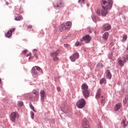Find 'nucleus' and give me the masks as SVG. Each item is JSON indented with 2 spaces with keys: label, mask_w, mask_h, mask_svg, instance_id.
<instances>
[{
  "label": "nucleus",
  "mask_w": 128,
  "mask_h": 128,
  "mask_svg": "<svg viewBox=\"0 0 128 128\" xmlns=\"http://www.w3.org/2000/svg\"><path fill=\"white\" fill-rule=\"evenodd\" d=\"M80 58V54L78 52L74 53L72 56H70V58L71 62H74L78 58Z\"/></svg>",
  "instance_id": "5"
},
{
  "label": "nucleus",
  "mask_w": 128,
  "mask_h": 128,
  "mask_svg": "<svg viewBox=\"0 0 128 128\" xmlns=\"http://www.w3.org/2000/svg\"><path fill=\"white\" fill-rule=\"evenodd\" d=\"M38 52V50L36 49H34V56H35V58H38V56H36V54Z\"/></svg>",
  "instance_id": "29"
},
{
  "label": "nucleus",
  "mask_w": 128,
  "mask_h": 128,
  "mask_svg": "<svg viewBox=\"0 0 128 128\" xmlns=\"http://www.w3.org/2000/svg\"><path fill=\"white\" fill-rule=\"evenodd\" d=\"M122 124L123 127L126 128V126H128V122H126V120H123Z\"/></svg>",
  "instance_id": "21"
},
{
  "label": "nucleus",
  "mask_w": 128,
  "mask_h": 128,
  "mask_svg": "<svg viewBox=\"0 0 128 128\" xmlns=\"http://www.w3.org/2000/svg\"><path fill=\"white\" fill-rule=\"evenodd\" d=\"M56 90H57L58 92H62V89L60 88V86H58L56 88Z\"/></svg>",
  "instance_id": "36"
},
{
  "label": "nucleus",
  "mask_w": 128,
  "mask_h": 128,
  "mask_svg": "<svg viewBox=\"0 0 128 128\" xmlns=\"http://www.w3.org/2000/svg\"><path fill=\"white\" fill-rule=\"evenodd\" d=\"M78 4H84V0H78Z\"/></svg>",
  "instance_id": "35"
},
{
  "label": "nucleus",
  "mask_w": 128,
  "mask_h": 128,
  "mask_svg": "<svg viewBox=\"0 0 128 128\" xmlns=\"http://www.w3.org/2000/svg\"><path fill=\"white\" fill-rule=\"evenodd\" d=\"M34 68H35V69L36 68V70H38V72H40V70H42V68L38 66H35Z\"/></svg>",
  "instance_id": "30"
},
{
  "label": "nucleus",
  "mask_w": 128,
  "mask_h": 128,
  "mask_svg": "<svg viewBox=\"0 0 128 128\" xmlns=\"http://www.w3.org/2000/svg\"><path fill=\"white\" fill-rule=\"evenodd\" d=\"M15 30H16V28H14L10 29L6 32V34H5V36H6V38H10V36H12V32H14Z\"/></svg>",
  "instance_id": "7"
},
{
  "label": "nucleus",
  "mask_w": 128,
  "mask_h": 128,
  "mask_svg": "<svg viewBox=\"0 0 128 128\" xmlns=\"http://www.w3.org/2000/svg\"><path fill=\"white\" fill-rule=\"evenodd\" d=\"M101 104H104V98L101 100Z\"/></svg>",
  "instance_id": "39"
},
{
  "label": "nucleus",
  "mask_w": 128,
  "mask_h": 128,
  "mask_svg": "<svg viewBox=\"0 0 128 128\" xmlns=\"http://www.w3.org/2000/svg\"><path fill=\"white\" fill-rule=\"evenodd\" d=\"M23 20L22 16H18L15 18V20Z\"/></svg>",
  "instance_id": "24"
},
{
  "label": "nucleus",
  "mask_w": 128,
  "mask_h": 128,
  "mask_svg": "<svg viewBox=\"0 0 128 128\" xmlns=\"http://www.w3.org/2000/svg\"><path fill=\"white\" fill-rule=\"evenodd\" d=\"M6 6H8L10 4V3L8 2H6Z\"/></svg>",
  "instance_id": "43"
},
{
  "label": "nucleus",
  "mask_w": 128,
  "mask_h": 128,
  "mask_svg": "<svg viewBox=\"0 0 128 128\" xmlns=\"http://www.w3.org/2000/svg\"><path fill=\"white\" fill-rule=\"evenodd\" d=\"M32 72L34 74H38V71L36 70V67H33L32 70Z\"/></svg>",
  "instance_id": "23"
},
{
  "label": "nucleus",
  "mask_w": 128,
  "mask_h": 128,
  "mask_svg": "<svg viewBox=\"0 0 128 128\" xmlns=\"http://www.w3.org/2000/svg\"><path fill=\"white\" fill-rule=\"evenodd\" d=\"M92 40V37L90 35H86L84 36L81 40L80 42H85L86 44L90 42Z\"/></svg>",
  "instance_id": "6"
},
{
  "label": "nucleus",
  "mask_w": 128,
  "mask_h": 128,
  "mask_svg": "<svg viewBox=\"0 0 128 128\" xmlns=\"http://www.w3.org/2000/svg\"><path fill=\"white\" fill-rule=\"evenodd\" d=\"M18 116V112H12L10 116V120L12 122H16V118Z\"/></svg>",
  "instance_id": "9"
},
{
  "label": "nucleus",
  "mask_w": 128,
  "mask_h": 128,
  "mask_svg": "<svg viewBox=\"0 0 128 128\" xmlns=\"http://www.w3.org/2000/svg\"><path fill=\"white\" fill-rule=\"evenodd\" d=\"M98 128H102V125L100 124L98 126Z\"/></svg>",
  "instance_id": "41"
},
{
  "label": "nucleus",
  "mask_w": 128,
  "mask_h": 128,
  "mask_svg": "<svg viewBox=\"0 0 128 128\" xmlns=\"http://www.w3.org/2000/svg\"><path fill=\"white\" fill-rule=\"evenodd\" d=\"M102 98H104V96H101Z\"/></svg>",
  "instance_id": "46"
},
{
  "label": "nucleus",
  "mask_w": 128,
  "mask_h": 128,
  "mask_svg": "<svg viewBox=\"0 0 128 128\" xmlns=\"http://www.w3.org/2000/svg\"><path fill=\"white\" fill-rule=\"evenodd\" d=\"M86 102L84 98L80 99L76 103V106L78 108H84L86 106Z\"/></svg>",
  "instance_id": "2"
},
{
  "label": "nucleus",
  "mask_w": 128,
  "mask_h": 128,
  "mask_svg": "<svg viewBox=\"0 0 128 128\" xmlns=\"http://www.w3.org/2000/svg\"><path fill=\"white\" fill-rule=\"evenodd\" d=\"M27 28H32V25H28L27 26Z\"/></svg>",
  "instance_id": "40"
},
{
  "label": "nucleus",
  "mask_w": 128,
  "mask_h": 128,
  "mask_svg": "<svg viewBox=\"0 0 128 128\" xmlns=\"http://www.w3.org/2000/svg\"><path fill=\"white\" fill-rule=\"evenodd\" d=\"M100 92H102V89H100V88L98 89L97 90L96 94H100Z\"/></svg>",
  "instance_id": "34"
},
{
  "label": "nucleus",
  "mask_w": 128,
  "mask_h": 128,
  "mask_svg": "<svg viewBox=\"0 0 128 128\" xmlns=\"http://www.w3.org/2000/svg\"><path fill=\"white\" fill-rule=\"evenodd\" d=\"M124 104H126L128 102V98H126L125 100L123 101Z\"/></svg>",
  "instance_id": "38"
},
{
  "label": "nucleus",
  "mask_w": 128,
  "mask_h": 128,
  "mask_svg": "<svg viewBox=\"0 0 128 128\" xmlns=\"http://www.w3.org/2000/svg\"><path fill=\"white\" fill-rule=\"evenodd\" d=\"M102 38H103L104 40H108V32H105Z\"/></svg>",
  "instance_id": "19"
},
{
  "label": "nucleus",
  "mask_w": 128,
  "mask_h": 128,
  "mask_svg": "<svg viewBox=\"0 0 128 128\" xmlns=\"http://www.w3.org/2000/svg\"><path fill=\"white\" fill-rule=\"evenodd\" d=\"M30 58H29V60H30Z\"/></svg>",
  "instance_id": "48"
},
{
  "label": "nucleus",
  "mask_w": 128,
  "mask_h": 128,
  "mask_svg": "<svg viewBox=\"0 0 128 128\" xmlns=\"http://www.w3.org/2000/svg\"><path fill=\"white\" fill-rule=\"evenodd\" d=\"M98 68H104V64L102 62H100L97 64Z\"/></svg>",
  "instance_id": "27"
},
{
  "label": "nucleus",
  "mask_w": 128,
  "mask_h": 128,
  "mask_svg": "<svg viewBox=\"0 0 128 128\" xmlns=\"http://www.w3.org/2000/svg\"><path fill=\"white\" fill-rule=\"evenodd\" d=\"M120 108H122V104H117L114 106V110H116V112H118V110Z\"/></svg>",
  "instance_id": "17"
},
{
  "label": "nucleus",
  "mask_w": 128,
  "mask_h": 128,
  "mask_svg": "<svg viewBox=\"0 0 128 128\" xmlns=\"http://www.w3.org/2000/svg\"><path fill=\"white\" fill-rule=\"evenodd\" d=\"M60 54V50H57L56 52H52L50 54V56L52 58H53L54 62H56L58 60V56Z\"/></svg>",
  "instance_id": "4"
},
{
  "label": "nucleus",
  "mask_w": 128,
  "mask_h": 128,
  "mask_svg": "<svg viewBox=\"0 0 128 128\" xmlns=\"http://www.w3.org/2000/svg\"><path fill=\"white\" fill-rule=\"evenodd\" d=\"M126 58H122L118 60V64L120 66H124V62H126Z\"/></svg>",
  "instance_id": "12"
},
{
  "label": "nucleus",
  "mask_w": 128,
  "mask_h": 128,
  "mask_svg": "<svg viewBox=\"0 0 128 128\" xmlns=\"http://www.w3.org/2000/svg\"><path fill=\"white\" fill-rule=\"evenodd\" d=\"M106 78L108 80H110L112 78V73H110V70H106Z\"/></svg>",
  "instance_id": "14"
},
{
  "label": "nucleus",
  "mask_w": 128,
  "mask_h": 128,
  "mask_svg": "<svg viewBox=\"0 0 128 128\" xmlns=\"http://www.w3.org/2000/svg\"><path fill=\"white\" fill-rule=\"evenodd\" d=\"M100 84H106V78H102L100 79Z\"/></svg>",
  "instance_id": "22"
},
{
  "label": "nucleus",
  "mask_w": 128,
  "mask_h": 128,
  "mask_svg": "<svg viewBox=\"0 0 128 128\" xmlns=\"http://www.w3.org/2000/svg\"><path fill=\"white\" fill-rule=\"evenodd\" d=\"M30 114H31V118L32 120H34V112H31Z\"/></svg>",
  "instance_id": "33"
},
{
  "label": "nucleus",
  "mask_w": 128,
  "mask_h": 128,
  "mask_svg": "<svg viewBox=\"0 0 128 128\" xmlns=\"http://www.w3.org/2000/svg\"><path fill=\"white\" fill-rule=\"evenodd\" d=\"M101 4L102 8L98 9L96 10V14L98 16H106L112 6V0H101Z\"/></svg>",
  "instance_id": "1"
},
{
  "label": "nucleus",
  "mask_w": 128,
  "mask_h": 128,
  "mask_svg": "<svg viewBox=\"0 0 128 128\" xmlns=\"http://www.w3.org/2000/svg\"><path fill=\"white\" fill-rule=\"evenodd\" d=\"M54 6L55 8H63L64 6V2L62 0H56Z\"/></svg>",
  "instance_id": "3"
},
{
  "label": "nucleus",
  "mask_w": 128,
  "mask_h": 128,
  "mask_svg": "<svg viewBox=\"0 0 128 128\" xmlns=\"http://www.w3.org/2000/svg\"><path fill=\"white\" fill-rule=\"evenodd\" d=\"M112 28V26L108 24H104L103 26L102 30H105L106 32L108 30H111Z\"/></svg>",
  "instance_id": "10"
},
{
  "label": "nucleus",
  "mask_w": 128,
  "mask_h": 128,
  "mask_svg": "<svg viewBox=\"0 0 128 128\" xmlns=\"http://www.w3.org/2000/svg\"><path fill=\"white\" fill-rule=\"evenodd\" d=\"M126 40H128V36L124 35L122 39V42H124Z\"/></svg>",
  "instance_id": "25"
},
{
  "label": "nucleus",
  "mask_w": 128,
  "mask_h": 128,
  "mask_svg": "<svg viewBox=\"0 0 128 128\" xmlns=\"http://www.w3.org/2000/svg\"><path fill=\"white\" fill-rule=\"evenodd\" d=\"M63 38H64V37H63Z\"/></svg>",
  "instance_id": "47"
},
{
  "label": "nucleus",
  "mask_w": 128,
  "mask_h": 128,
  "mask_svg": "<svg viewBox=\"0 0 128 128\" xmlns=\"http://www.w3.org/2000/svg\"><path fill=\"white\" fill-rule=\"evenodd\" d=\"M96 98L97 100H98V98H100V94H98L96 93Z\"/></svg>",
  "instance_id": "32"
},
{
  "label": "nucleus",
  "mask_w": 128,
  "mask_h": 128,
  "mask_svg": "<svg viewBox=\"0 0 128 128\" xmlns=\"http://www.w3.org/2000/svg\"><path fill=\"white\" fill-rule=\"evenodd\" d=\"M82 92L85 98H88V96H90V92L88 90L82 91Z\"/></svg>",
  "instance_id": "11"
},
{
  "label": "nucleus",
  "mask_w": 128,
  "mask_h": 128,
  "mask_svg": "<svg viewBox=\"0 0 128 128\" xmlns=\"http://www.w3.org/2000/svg\"><path fill=\"white\" fill-rule=\"evenodd\" d=\"M30 106L31 110H32L36 112V110H34V106H32V103H30Z\"/></svg>",
  "instance_id": "28"
},
{
  "label": "nucleus",
  "mask_w": 128,
  "mask_h": 128,
  "mask_svg": "<svg viewBox=\"0 0 128 128\" xmlns=\"http://www.w3.org/2000/svg\"><path fill=\"white\" fill-rule=\"evenodd\" d=\"M82 128H90V125L88 123L86 122V120H84L82 123Z\"/></svg>",
  "instance_id": "13"
},
{
  "label": "nucleus",
  "mask_w": 128,
  "mask_h": 128,
  "mask_svg": "<svg viewBox=\"0 0 128 128\" xmlns=\"http://www.w3.org/2000/svg\"><path fill=\"white\" fill-rule=\"evenodd\" d=\"M66 30H70V28H72V22H66Z\"/></svg>",
  "instance_id": "16"
},
{
  "label": "nucleus",
  "mask_w": 128,
  "mask_h": 128,
  "mask_svg": "<svg viewBox=\"0 0 128 128\" xmlns=\"http://www.w3.org/2000/svg\"><path fill=\"white\" fill-rule=\"evenodd\" d=\"M40 96L42 102H44V98L46 97V91H44V90H41L40 91Z\"/></svg>",
  "instance_id": "8"
},
{
  "label": "nucleus",
  "mask_w": 128,
  "mask_h": 128,
  "mask_svg": "<svg viewBox=\"0 0 128 128\" xmlns=\"http://www.w3.org/2000/svg\"><path fill=\"white\" fill-rule=\"evenodd\" d=\"M2 82V79L0 78V84Z\"/></svg>",
  "instance_id": "45"
},
{
  "label": "nucleus",
  "mask_w": 128,
  "mask_h": 128,
  "mask_svg": "<svg viewBox=\"0 0 128 128\" xmlns=\"http://www.w3.org/2000/svg\"><path fill=\"white\" fill-rule=\"evenodd\" d=\"M64 30H66V24H62L60 26V31L62 32H64Z\"/></svg>",
  "instance_id": "18"
},
{
  "label": "nucleus",
  "mask_w": 128,
  "mask_h": 128,
  "mask_svg": "<svg viewBox=\"0 0 128 128\" xmlns=\"http://www.w3.org/2000/svg\"><path fill=\"white\" fill-rule=\"evenodd\" d=\"M92 32V30H88V32H89V34H90L91 32Z\"/></svg>",
  "instance_id": "42"
},
{
  "label": "nucleus",
  "mask_w": 128,
  "mask_h": 128,
  "mask_svg": "<svg viewBox=\"0 0 128 128\" xmlns=\"http://www.w3.org/2000/svg\"><path fill=\"white\" fill-rule=\"evenodd\" d=\"M76 46H82V43L80 42H76L75 44Z\"/></svg>",
  "instance_id": "31"
},
{
  "label": "nucleus",
  "mask_w": 128,
  "mask_h": 128,
  "mask_svg": "<svg viewBox=\"0 0 128 128\" xmlns=\"http://www.w3.org/2000/svg\"><path fill=\"white\" fill-rule=\"evenodd\" d=\"M28 52V50H24L22 52V54H26Z\"/></svg>",
  "instance_id": "37"
},
{
  "label": "nucleus",
  "mask_w": 128,
  "mask_h": 128,
  "mask_svg": "<svg viewBox=\"0 0 128 128\" xmlns=\"http://www.w3.org/2000/svg\"><path fill=\"white\" fill-rule=\"evenodd\" d=\"M18 106H24V102L22 101H19L18 102Z\"/></svg>",
  "instance_id": "26"
},
{
  "label": "nucleus",
  "mask_w": 128,
  "mask_h": 128,
  "mask_svg": "<svg viewBox=\"0 0 128 128\" xmlns=\"http://www.w3.org/2000/svg\"><path fill=\"white\" fill-rule=\"evenodd\" d=\"M32 56V53L29 54L27 56Z\"/></svg>",
  "instance_id": "44"
},
{
  "label": "nucleus",
  "mask_w": 128,
  "mask_h": 128,
  "mask_svg": "<svg viewBox=\"0 0 128 128\" xmlns=\"http://www.w3.org/2000/svg\"><path fill=\"white\" fill-rule=\"evenodd\" d=\"M32 92H33L34 94H35V96L36 98H38V96H40L38 91L36 90H33Z\"/></svg>",
  "instance_id": "20"
},
{
  "label": "nucleus",
  "mask_w": 128,
  "mask_h": 128,
  "mask_svg": "<svg viewBox=\"0 0 128 128\" xmlns=\"http://www.w3.org/2000/svg\"><path fill=\"white\" fill-rule=\"evenodd\" d=\"M82 92L88 90V86L86 84H84L82 85Z\"/></svg>",
  "instance_id": "15"
}]
</instances>
